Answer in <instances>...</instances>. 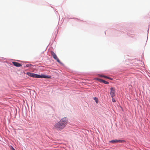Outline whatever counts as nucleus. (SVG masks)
Segmentation results:
<instances>
[{
  "label": "nucleus",
  "instance_id": "f257e3e1",
  "mask_svg": "<svg viewBox=\"0 0 150 150\" xmlns=\"http://www.w3.org/2000/svg\"><path fill=\"white\" fill-rule=\"evenodd\" d=\"M68 122V119L66 117L63 118L55 125L54 127L57 130H61L65 127Z\"/></svg>",
  "mask_w": 150,
  "mask_h": 150
},
{
  "label": "nucleus",
  "instance_id": "f03ea898",
  "mask_svg": "<svg viewBox=\"0 0 150 150\" xmlns=\"http://www.w3.org/2000/svg\"><path fill=\"white\" fill-rule=\"evenodd\" d=\"M26 74L32 77L33 78H46V79H49L51 78V76H50L48 75H38L37 74H34L33 73H30V72H27L26 73Z\"/></svg>",
  "mask_w": 150,
  "mask_h": 150
},
{
  "label": "nucleus",
  "instance_id": "7ed1b4c3",
  "mask_svg": "<svg viewBox=\"0 0 150 150\" xmlns=\"http://www.w3.org/2000/svg\"><path fill=\"white\" fill-rule=\"evenodd\" d=\"M51 54L53 57V58L56 60L58 62L60 63V62L59 59L58 58L57 56L54 52L53 51L50 52Z\"/></svg>",
  "mask_w": 150,
  "mask_h": 150
},
{
  "label": "nucleus",
  "instance_id": "20e7f679",
  "mask_svg": "<svg viewBox=\"0 0 150 150\" xmlns=\"http://www.w3.org/2000/svg\"><path fill=\"white\" fill-rule=\"evenodd\" d=\"M110 95L112 98H113L115 96V90L114 88L112 87L110 88Z\"/></svg>",
  "mask_w": 150,
  "mask_h": 150
},
{
  "label": "nucleus",
  "instance_id": "39448f33",
  "mask_svg": "<svg viewBox=\"0 0 150 150\" xmlns=\"http://www.w3.org/2000/svg\"><path fill=\"white\" fill-rule=\"evenodd\" d=\"M12 63L14 66L17 67H20L22 66V65L21 64L17 62H12Z\"/></svg>",
  "mask_w": 150,
  "mask_h": 150
},
{
  "label": "nucleus",
  "instance_id": "423d86ee",
  "mask_svg": "<svg viewBox=\"0 0 150 150\" xmlns=\"http://www.w3.org/2000/svg\"><path fill=\"white\" fill-rule=\"evenodd\" d=\"M100 81L105 84L108 83V82L103 79H100Z\"/></svg>",
  "mask_w": 150,
  "mask_h": 150
},
{
  "label": "nucleus",
  "instance_id": "0eeeda50",
  "mask_svg": "<svg viewBox=\"0 0 150 150\" xmlns=\"http://www.w3.org/2000/svg\"><path fill=\"white\" fill-rule=\"evenodd\" d=\"M117 142L119 143H122V142H125V141L124 140H117Z\"/></svg>",
  "mask_w": 150,
  "mask_h": 150
},
{
  "label": "nucleus",
  "instance_id": "6e6552de",
  "mask_svg": "<svg viewBox=\"0 0 150 150\" xmlns=\"http://www.w3.org/2000/svg\"><path fill=\"white\" fill-rule=\"evenodd\" d=\"M110 142L112 143H117V140H113L111 141Z\"/></svg>",
  "mask_w": 150,
  "mask_h": 150
},
{
  "label": "nucleus",
  "instance_id": "1a4fd4ad",
  "mask_svg": "<svg viewBox=\"0 0 150 150\" xmlns=\"http://www.w3.org/2000/svg\"><path fill=\"white\" fill-rule=\"evenodd\" d=\"M94 99L95 100V101L96 102V103H98V99L97 98L95 97L94 98Z\"/></svg>",
  "mask_w": 150,
  "mask_h": 150
},
{
  "label": "nucleus",
  "instance_id": "9d476101",
  "mask_svg": "<svg viewBox=\"0 0 150 150\" xmlns=\"http://www.w3.org/2000/svg\"><path fill=\"white\" fill-rule=\"evenodd\" d=\"M103 76V77H104V78H108V79H110V78L109 77H107V76Z\"/></svg>",
  "mask_w": 150,
  "mask_h": 150
},
{
  "label": "nucleus",
  "instance_id": "9b49d317",
  "mask_svg": "<svg viewBox=\"0 0 150 150\" xmlns=\"http://www.w3.org/2000/svg\"><path fill=\"white\" fill-rule=\"evenodd\" d=\"M11 150H16L12 146H11Z\"/></svg>",
  "mask_w": 150,
  "mask_h": 150
},
{
  "label": "nucleus",
  "instance_id": "f8f14e48",
  "mask_svg": "<svg viewBox=\"0 0 150 150\" xmlns=\"http://www.w3.org/2000/svg\"><path fill=\"white\" fill-rule=\"evenodd\" d=\"M112 101L113 102H116L115 100L113 98H112Z\"/></svg>",
  "mask_w": 150,
  "mask_h": 150
}]
</instances>
